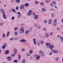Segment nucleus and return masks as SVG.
Instances as JSON below:
<instances>
[{
  "label": "nucleus",
  "instance_id": "1",
  "mask_svg": "<svg viewBox=\"0 0 63 63\" xmlns=\"http://www.w3.org/2000/svg\"><path fill=\"white\" fill-rule=\"evenodd\" d=\"M45 44L46 45V47L47 48L50 47L51 49H52L53 48V45H50V44L48 43H46Z\"/></svg>",
  "mask_w": 63,
  "mask_h": 63
},
{
  "label": "nucleus",
  "instance_id": "2",
  "mask_svg": "<svg viewBox=\"0 0 63 63\" xmlns=\"http://www.w3.org/2000/svg\"><path fill=\"white\" fill-rule=\"evenodd\" d=\"M39 54L41 55L42 56H45V53L41 50L40 51Z\"/></svg>",
  "mask_w": 63,
  "mask_h": 63
},
{
  "label": "nucleus",
  "instance_id": "3",
  "mask_svg": "<svg viewBox=\"0 0 63 63\" xmlns=\"http://www.w3.org/2000/svg\"><path fill=\"white\" fill-rule=\"evenodd\" d=\"M24 5L22 4L21 5V6H20V8L21 10H22L24 8Z\"/></svg>",
  "mask_w": 63,
  "mask_h": 63
},
{
  "label": "nucleus",
  "instance_id": "4",
  "mask_svg": "<svg viewBox=\"0 0 63 63\" xmlns=\"http://www.w3.org/2000/svg\"><path fill=\"white\" fill-rule=\"evenodd\" d=\"M51 52H53V53H56L58 51H57L55 50L52 49L51 50Z\"/></svg>",
  "mask_w": 63,
  "mask_h": 63
},
{
  "label": "nucleus",
  "instance_id": "5",
  "mask_svg": "<svg viewBox=\"0 0 63 63\" xmlns=\"http://www.w3.org/2000/svg\"><path fill=\"white\" fill-rule=\"evenodd\" d=\"M5 12H4L3 13H2V14L3 15V18H4V19H6V16L5 15Z\"/></svg>",
  "mask_w": 63,
  "mask_h": 63
},
{
  "label": "nucleus",
  "instance_id": "6",
  "mask_svg": "<svg viewBox=\"0 0 63 63\" xmlns=\"http://www.w3.org/2000/svg\"><path fill=\"white\" fill-rule=\"evenodd\" d=\"M60 40L61 42H63V37L62 36H61L60 37Z\"/></svg>",
  "mask_w": 63,
  "mask_h": 63
},
{
  "label": "nucleus",
  "instance_id": "7",
  "mask_svg": "<svg viewBox=\"0 0 63 63\" xmlns=\"http://www.w3.org/2000/svg\"><path fill=\"white\" fill-rule=\"evenodd\" d=\"M7 59L9 61H10V60H11V59H12V58L10 57H9L7 58Z\"/></svg>",
  "mask_w": 63,
  "mask_h": 63
},
{
  "label": "nucleus",
  "instance_id": "8",
  "mask_svg": "<svg viewBox=\"0 0 63 63\" xmlns=\"http://www.w3.org/2000/svg\"><path fill=\"white\" fill-rule=\"evenodd\" d=\"M14 51L15 52V54H16L17 52V50L15 48L14 50Z\"/></svg>",
  "mask_w": 63,
  "mask_h": 63
},
{
  "label": "nucleus",
  "instance_id": "9",
  "mask_svg": "<svg viewBox=\"0 0 63 63\" xmlns=\"http://www.w3.org/2000/svg\"><path fill=\"white\" fill-rule=\"evenodd\" d=\"M24 30H23V29H22L21 30H20V32L21 33H22L24 32Z\"/></svg>",
  "mask_w": 63,
  "mask_h": 63
},
{
  "label": "nucleus",
  "instance_id": "10",
  "mask_svg": "<svg viewBox=\"0 0 63 63\" xmlns=\"http://www.w3.org/2000/svg\"><path fill=\"white\" fill-rule=\"evenodd\" d=\"M40 56L39 55H38L37 56V57H36V58L37 60H38V59H40Z\"/></svg>",
  "mask_w": 63,
  "mask_h": 63
},
{
  "label": "nucleus",
  "instance_id": "11",
  "mask_svg": "<svg viewBox=\"0 0 63 63\" xmlns=\"http://www.w3.org/2000/svg\"><path fill=\"white\" fill-rule=\"evenodd\" d=\"M34 18L35 19H38V15H36L34 16Z\"/></svg>",
  "mask_w": 63,
  "mask_h": 63
},
{
  "label": "nucleus",
  "instance_id": "12",
  "mask_svg": "<svg viewBox=\"0 0 63 63\" xmlns=\"http://www.w3.org/2000/svg\"><path fill=\"white\" fill-rule=\"evenodd\" d=\"M52 22V19H51L48 21V23L49 24H50V23H51Z\"/></svg>",
  "mask_w": 63,
  "mask_h": 63
},
{
  "label": "nucleus",
  "instance_id": "13",
  "mask_svg": "<svg viewBox=\"0 0 63 63\" xmlns=\"http://www.w3.org/2000/svg\"><path fill=\"white\" fill-rule=\"evenodd\" d=\"M1 11L2 12V14H3L5 12H4V10L3 9H1L0 10V12H1Z\"/></svg>",
  "mask_w": 63,
  "mask_h": 63
},
{
  "label": "nucleus",
  "instance_id": "14",
  "mask_svg": "<svg viewBox=\"0 0 63 63\" xmlns=\"http://www.w3.org/2000/svg\"><path fill=\"white\" fill-rule=\"evenodd\" d=\"M20 42H26V40L24 39L21 40H20Z\"/></svg>",
  "mask_w": 63,
  "mask_h": 63
},
{
  "label": "nucleus",
  "instance_id": "15",
  "mask_svg": "<svg viewBox=\"0 0 63 63\" xmlns=\"http://www.w3.org/2000/svg\"><path fill=\"white\" fill-rule=\"evenodd\" d=\"M5 53L6 54H7L8 53H9V50H7L5 52Z\"/></svg>",
  "mask_w": 63,
  "mask_h": 63
},
{
  "label": "nucleus",
  "instance_id": "16",
  "mask_svg": "<svg viewBox=\"0 0 63 63\" xmlns=\"http://www.w3.org/2000/svg\"><path fill=\"white\" fill-rule=\"evenodd\" d=\"M29 5V4L27 3H26L25 4V7H28Z\"/></svg>",
  "mask_w": 63,
  "mask_h": 63
},
{
  "label": "nucleus",
  "instance_id": "17",
  "mask_svg": "<svg viewBox=\"0 0 63 63\" xmlns=\"http://www.w3.org/2000/svg\"><path fill=\"white\" fill-rule=\"evenodd\" d=\"M45 35L46 37L47 38H48V37H49V35H48V33H46V34Z\"/></svg>",
  "mask_w": 63,
  "mask_h": 63
},
{
  "label": "nucleus",
  "instance_id": "18",
  "mask_svg": "<svg viewBox=\"0 0 63 63\" xmlns=\"http://www.w3.org/2000/svg\"><path fill=\"white\" fill-rule=\"evenodd\" d=\"M42 12H46V10L44 8H43L41 9Z\"/></svg>",
  "mask_w": 63,
  "mask_h": 63
},
{
  "label": "nucleus",
  "instance_id": "19",
  "mask_svg": "<svg viewBox=\"0 0 63 63\" xmlns=\"http://www.w3.org/2000/svg\"><path fill=\"white\" fill-rule=\"evenodd\" d=\"M22 63H25V59H23L22 61Z\"/></svg>",
  "mask_w": 63,
  "mask_h": 63
},
{
  "label": "nucleus",
  "instance_id": "20",
  "mask_svg": "<svg viewBox=\"0 0 63 63\" xmlns=\"http://www.w3.org/2000/svg\"><path fill=\"white\" fill-rule=\"evenodd\" d=\"M33 42H34V44H35V45H36V39H33Z\"/></svg>",
  "mask_w": 63,
  "mask_h": 63
},
{
  "label": "nucleus",
  "instance_id": "21",
  "mask_svg": "<svg viewBox=\"0 0 63 63\" xmlns=\"http://www.w3.org/2000/svg\"><path fill=\"white\" fill-rule=\"evenodd\" d=\"M9 35H10V32H8L7 33L6 37H8L9 36Z\"/></svg>",
  "mask_w": 63,
  "mask_h": 63
},
{
  "label": "nucleus",
  "instance_id": "22",
  "mask_svg": "<svg viewBox=\"0 0 63 63\" xmlns=\"http://www.w3.org/2000/svg\"><path fill=\"white\" fill-rule=\"evenodd\" d=\"M27 15L29 16H30L31 15H32V13H29L27 14Z\"/></svg>",
  "mask_w": 63,
  "mask_h": 63
},
{
  "label": "nucleus",
  "instance_id": "23",
  "mask_svg": "<svg viewBox=\"0 0 63 63\" xmlns=\"http://www.w3.org/2000/svg\"><path fill=\"white\" fill-rule=\"evenodd\" d=\"M12 11L13 12H14V13H16V10L15 9H12Z\"/></svg>",
  "mask_w": 63,
  "mask_h": 63
},
{
  "label": "nucleus",
  "instance_id": "24",
  "mask_svg": "<svg viewBox=\"0 0 63 63\" xmlns=\"http://www.w3.org/2000/svg\"><path fill=\"white\" fill-rule=\"evenodd\" d=\"M16 2L17 3H19L20 2V0H16Z\"/></svg>",
  "mask_w": 63,
  "mask_h": 63
},
{
  "label": "nucleus",
  "instance_id": "25",
  "mask_svg": "<svg viewBox=\"0 0 63 63\" xmlns=\"http://www.w3.org/2000/svg\"><path fill=\"white\" fill-rule=\"evenodd\" d=\"M29 33V31H27L25 32V34H28Z\"/></svg>",
  "mask_w": 63,
  "mask_h": 63
},
{
  "label": "nucleus",
  "instance_id": "26",
  "mask_svg": "<svg viewBox=\"0 0 63 63\" xmlns=\"http://www.w3.org/2000/svg\"><path fill=\"white\" fill-rule=\"evenodd\" d=\"M14 62H16V63H17L18 62V61L17 60H14Z\"/></svg>",
  "mask_w": 63,
  "mask_h": 63
},
{
  "label": "nucleus",
  "instance_id": "27",
  "mask_svg": "<svg viewBox=\"0 0 63 63\" xmlns=\"http://www.w3.org/2000/svg\"><path fill=\"white\" fill-rule=\"evenodd\" d=\"M39 3V2H38L37 1H35V4H38Z\"/></svg>",
  "mask_w": 63,
  "mask_h": 63
},
{
  "label": "nucleus",
  "instance_id": "28",
  "mask_svg": "<svg viewBox=\"0 0 63 63\" xmlns=\"http://www.w3.org/2000/svg\"><path fill=\"white\" fill-rule=\"evenodd\" d=\"M18 55L19 57L18 59L19 60H20V55L19 54H18Z\"/></svg>",
  "mask_w": 63,
  "mask_h": 63
},
{
  "label": "nucleus",
  "instance_id": "29",
  "mask_svg": "<svg viewBox=\"0 0 63 63\" xmlns=\"http://www.w3.org/2000/svg\"><path fill=\"white\" fill-rule=\"evenodd\" d=\"M18 29V28L17 27H15L14 28V30H16V29Z\"/></svg>",
  "mask_w": 63,
  "mask_h": 63
},
{
  "label": "nucleus",
  "instance_id": "30",
  "mask_svg": "<svg viewBox=\"0 0 63 63\" xmlns=\"http://www.w3.org/2000/svg\"><path fill=\"white\" fill-rule=\"evenodd\" d=\"M15 54H12L11 55V56H12V57H14V56H15Z\"/></svg>",
  "mask_w": 63,
  "mask_h": 63
},
{
  "label": "nucleus",
  "instance_id": "31",
  "mask_svg": "<svg viewBox=\"0 0 63 63\" xmlns=\"http://www.w3.org/2000/svg\"><path fill=\"white\" fill-rule=\"evenodd\" d=\"M21 17V15H18L17 16V18H20Z\"/></svg>",
  "mask_w": 63,
  "mask_h": 63
},
{
  "label": "nucleus",
  "instance_id": "32",
  "mask_svg": "<svg viewBox=\"0 0 63 63\" xmlns=\"http://www.w3.org/2000/svg\"><path fill=\"white\" fill-rule=\"evenodd\" d=\"M3 46H4V47H6V46H7V44L6 43H4L3 45Z\"/></svg>",
  "mask_w": 63,
  "mask_h": 63
},
{
  "label": "nucleus",
  "instance_id": "33",
  "mask_svg": "<svg viewBox=\"0 0 63 63\" xmlns=\"http://www.w3.org/2000/svg\"><path fill=\"white\" fill-rule=\"evenodd\" d=\"M5 34H3L2 36V37H3V38H5Z\"/></svg>",
  "mask_w": 63,
  "mask_h": 63
},
{
  "label": "nucleus",
  "instance_id": "34",
  "mask_svg": "<svg viewBox=\"0 0 63 63\" xmlns=\"http://www.w3.org/2000/svg\"><path fill=\"white\" fill-rule=\"evenodd\" d=\"M30 53H32L33 52V51L31 50H30L29 51Z\"/></svg>",
  "mask_w": 63,
  "mask_h": 63
},
{
  "label": "nucleus",
  "instance_id": "35",
  "mask_svg": "<svg viewBox=\"0 0 63 63\" xmlns=\"http://www.w3.org/2000/svg\"><path fill=\"white\" fill-rule=\"evenodd\" d=\"M53 4L54 5H55L56 4V3L55 1H53Z\"/></svg>",
  "mask_w": 63,
  "mask_h": 63
},
{
  "label": "nucleus",
  "instance_id": "36",
  "mask_svg": "<svg viewBox=\"0 0 63 63\" xmlns=\"http://www.w3.org/2000/svg\"><path fill=\"white\" fill-rule=\"evenodd\" d=\"M32 10H29V12H28V13H31V12H32Z\"/></svg>",
  "mask_w": 63,
  "mask_h": 63
},
{
  "label": "nucleus",
  "instance_id": "37",
  "mask_svg": "<svg viewBox=\"0 0 63 63\" xmlns=\"http://www.w3.org/2000/svg\"><path fill=\"white\" fill-rule=\"evenodd\" d=\"M5 47H6L4 46H2V47L3 49H4V48H5Z\"/></svg>",
  "mask_w": 63,
  "mask_h": 63
},
{
  "label": "nucleus",
  "instance_id": "38",
  "mask_svg": "<svg viewBox=\"0 0 63 63\" xmlns=\"http://www.w3.org/2000/svg\"><path fill=\"white\" fill-rule=\"evenodd\" d=\"M12 19V20H14V19H15V17L14 16L12 17L11 18Z\"/></svg>",
  "mask_w": 63,
  "mask_h": 63
},
{
  "label": "nucleus",
  "instance_id": "39",
  "mask_svg": "<svg viewBox=\"0 0 63 63\" xmlns=\"http://www.w3.org/2000/svg\"><path fill=\"white\" fill-rule=\"evenodd\" d=\"M17 32H15V35H17Z\"/></svg>",
  "mask_w": 63,
  "mask_h": 63
},
{
  "label": "nucleus",
  "instance_id": "40",
  "mask_svg": "<svg viewBox=\"0 0 63 63\" xmlns=\"http://www.w3.org/2000/svg\"><path fill=\"white\" fill-rule=\"evenodd\" d=\"M43 30L44 31H46V28H44L43 29Z\"/></svg>",
  "mask_w": 63,
  "mask_h": 63
},
{
  "label": "nucleus",
  "instance_id": "41",
  "mask_svg": "<svg viewBox=\"0 0 63 63\" xmlns=\"http://www.w3.org/2000/svg\"><path fill=\"white\" fill-rule=\"evenodd\" d=\"M56 24H57V23H56V24L54 23V26H56Z\"/></svg>",
  "mask_w": 63,
  "mask_h": 63
},
{
  "label": "nucleus",
  "instance_id": "42",
  "mask_svg": "<svg viewBox=\"0 0 63 63\" xmlns=\"http://www.w3.org/2000/svg\"><path fill=\"white\" fill-rule=\"evenodd\" d=\"M13 40V38H10L9 40Z\"/></svg>",
  "mask_w": 63,
  "mask_h": 63
},
{
  "label": "nucleus",
  "instance_id": "43",
  "mask_svg": "<svg viewBox=\"0 0 63 63\" xmlns=\"http://www.w3.org/2000/svg\"><path fill=\"white\" fill-rule=\"evenodd\" d=\"M57 21V20L55 19L54 21V22H56Z\"/></svg>",
  "mask_w": 63,
  "mask_h": 63
},
{
  "label": "nucleus",
  "instance_id": "44",
  "mask_svg": "<svg viewBox=\"0 0 63 63\" xmlns=\"http://www.w3.org/2000/svg\"><path fill=\"white\" fill-rule=\"evenodd\" d=\"M51 16L52 17H53V16H54V15L53 14H52L51 15Z\"/></svg>",
  "mask_w": 63,
  "mask_h": 63
},
{
  "label": "nucleus",
  "instance_id": "45",
  "mask_svg": "<svg viewBox=\"0 0 63 63\" xmlns=\"http://www.w3.org/2000/svg\"><path fill=\"white\" fill-rule=\"evenodd\" d=\"M16 10H18V6H17L16 8Z\"/></svg>",
  "mask_w": 63,
  "mask_h": 63
},
{
  "label": "nucleus",
  "instance_id": "46",
  "mask_svg": "<svg viewBox=\"0 0 63 63\" xmlns=\"http://www.w3.org/2000/svg\"><path fill=\"white\" fill-rule=\"evenodd\" d=\"M32 15L33 16H35L36 15V14L35 13H32Z\"/></svg>",
  "mask_w": 63,
  "mask_h": 63
},
{
  "label": "nucleus",
  "instance_id": "47",
  "mask_svg": "<svg viewBox=\"0 0 63 63\" xmlns=\"http://www.w3.org/2000/svg\"><path fill=\"white\" fill-rule=\"evenodd\" d=\"M59 59V58H56V60H58Z\"/></svg>",
  "mask_w": 63,
  "mask_h": 63
},
{
  "label": "nucleus",
  "instance_id": "48",
  "mask_svg": "<svg viewBox=\"0 0 63 63\" xmlns=\"http://www.w3.org/2000/svg\"><path fill=\"white\" fill-rule=\"evenodd\" d=\"M27 55V56H30V54H28Z\"/></svg>",
  "mask_w": 63,
  "mask_h": 63
},
{
  "label": "nucleus",
  "instance_id": "49",
  "mask_svg": "<svg viewBox=\"0 0 63 63\" xmlns=\"http://www.w3.org/2000/svg\"><path fill=\"white\" fill-rule=\"evenodd\" d=\"M49 2V0H47L46 1V3H48V2Z\"/></svg>",
  "mask_w": 63,
  "mask_h": 63
},
{
  "label": "nucleus",
  "instance_id": "50",
  "mask_svg": "<svg viewBox=\"0 0 63 63\" xmlns=\"http://www.w3.org/2000/svg\"><path fill=\"white\" fill-rule=\"evenodd\" d=\"M49 34L50 35H51L52 34V32H51V33H50Z\"/></svg>",
  "mask_w": 63,
  "mask_h": 63
},
{
  "label": "nucleus",
  "instance_id": "51",
  "mask_svg": "<svg viewBox=\"0 0 63 63\" xmlns=\"http://www.w3.org/2000/svg\"><path fill=\"white\" fill-rule=\"evenodd\" d=\"M17 14H19V15H20V12H17Z\"/></svg>",
  "mask_w": 63,
  "mask_h": 63
},
{
  "label": "nucleus",
  "instance_id": "52",
  "mask_svg": "<svg viewBox=\"0 0 63 63\" xmlns=\"http://www.w3.org/2000/svg\"><path fill=\"white\" fill-rule=\"evenodd\" d=\"M44 22H45V23H47V20H45L44 21Z\"/></svg>",
  "mask_w": 63,
  "mask_h": 63
},
{
  "label": "nucleus",
  "instance_id": "53",
  "mask_svg": "<svg viewBox=\"0 0 63 63\" xmlns=\"http://www.w3.org/2000/svg\"><path fill=\"white\" fill-rule=\"evenodd\" d=\"M40 5H43V3L41 2L40 3Z\"/></svg>",
  "mask_w": 63,
  "mask_h": 63
},
{
  "label": "nucleus",
  "instance_id": "54",
  "mask_svg": "<svg viewBox=\"0 0 63 63\" xmlns=\"http://www.w3.org/2000/svg\"><path fill=\"white\" fill-rule=\"evenodd\" d=\"M52 53H51V52L49 53L50 55H52Z\"/></svg>",
  "mask_w": 63,
  "mask_h": 63
},
{
  "label": "nucleus",
  "instance_id": "55",
  "mask_svg": "<svg viewBox=\"0 0 63 63\" xmlns=\"http://www.w3.org/2000/svg\"><path fill=\"white\" fill-rule=\"evenodd\" d=\"M37 56V55H34V57H36Z\"/></svg>",
  "mask_w": 63,
  "mask_h": 63
},
{
  "label": "nucleus",
  "instance_id": "56",
  "mask_svg": "<svg viewBox=\"0 0 63 63\" xmlns=\"http://www.w3.org/2000/svg\"><path fill=\"white\" fill-rule=\"evenodd\" d=\"M41 44H43V43H44V42H43V41H42L41 42Z\"/></svg>",
  "mask_w": 63,
  "mask_h": 63
},
{
  "label": "nucleus",
  "instance_id": "57",
  "mask_svg": "<svg viewBox=\"0 0 63 63\" xmlns=\"http://www.w3.org/2000/svg\"><path fill=\"white\" fill-rule=\"evenodd\" d=\"M25 49H22V51H24Z\"/></svg>",
  "mask_w": 63,
  "mask_h": 63
},
{
  "label": "nucleus",
  "instance_id": "58",
  "mask_svg": "<svg viewBox=\"0 0 63 63\" xmlns=\"http://www.w3.org/2000/svg\"><path fill=\"white\" fill-rule=\"evenodd\" d=\"M3 25V23H1L0 24V25Z\"/></svg>",
  "mask_w": 63,
  "mask_h": 63
},
{
  "label": "nucleus",
  "instance_id": "59",
  "mask_svg": "<svg viewBox=\"0 0 63 63\" xmlns=\"http://www.w3.org/2000/svg\"><path fill=\"white\" fill-rule=\"evenodd\" d=\"M14 40H17V38H15L14 39Z\"/></svg>",
  "mask_w": 63,
  "mask_h": 63
},
{
  "label": "nucleus",
  "instance_id": "60",
  "mask_svg": "<svg viewBox=\"0 0 63 63\" xmlns=\"http://www.w3.org/2000/svg\"><path fill=\"white\" fill-rule=\"evenodd\" d=\"M37 45H38V46H40V44L37 43Z\"/></svg>",
  "mask_w": 63,
  "mask_h": 63
},
{
  "label": "nucleus",
  "instance_id": "61",
  "mask_svg": "<svg viewBox=\"0 0 63 63\" xmlns=\"http://www.w3.org/2000/svg\"><path fill=\"white\" fill-rule=\"evenodd\" d=\"M34 26H37V24H35L34 25Z\"/></svg>",
  "mask_w": 63,
  "mask_h": 63
},
{
  "label": "nucleus",
  "instance_id": "62",
  "mask_svg": "<svg viewBox=\"0 0 63 63\" xmlns=\"http://www.w3.org/2000/svg\"><path fill=\"white\" fill-rule=\"evenodd\" d=\"M11 3H13V0H11Z\"/></svg>",
  "mask_w": 63,
  "mask_h": 63
},
{
  "label": "nucleus",
  "instance_id": "63",
  "mask_svg": "<svg viewBox=\"0 0 63 63\" xmlns=\"http://www.w3.org/2000/svg\"><path fill=\"white\" fill-rule=\"evenodd\" d=\"M57 30H59V28H58L57 29Z\"/></svg>",
  "mask_w": 63,
  "mask_h": 63
},
{
  "label": "nucleus",
  "instance_id": "64",
  "mask_svg": "<svg viewBox=\"0 0 63 63\" xmlns=\"http://www.w3.org/2000/svg\"><path fill=\"white\" fill-rule=\"evenodd\" d=\"M62 23H63V20L62 19Z\"/></svg>",
  "mask_w": 63,
  "mask_h": 63
}]
</instances>
